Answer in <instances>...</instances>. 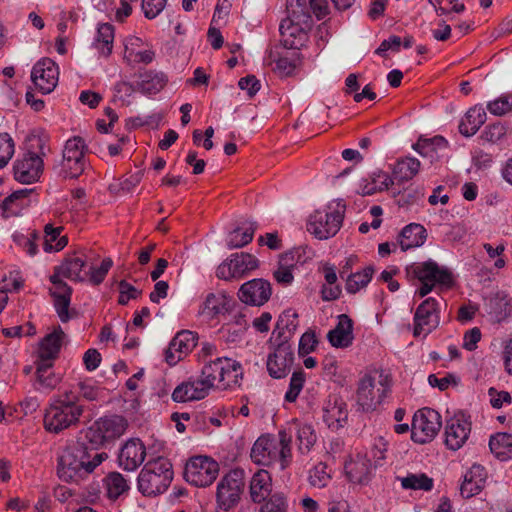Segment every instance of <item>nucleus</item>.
I'll return each instance as SVG.
<instances>
[{"label": "nucleus", "instance_id": "1", "mask_svg": "<svg viewBox=\"0 0 512 512\" xmlns=\"http://www.w3.org/2000/svg\"><path fill=\"white\" fill-rule=\"evenodd\" d=\"M107 458L106 452L98 451L83 437L63 450L58 460V477L64 482L79 484Z\"/></svg>", "mask_w": 512, "mask_h": 512}, {"label": "nucleus", "instance_id": "2", "mask_svg": "<svg viewBox=\"0 0 512 512\" xmlns=\"http://www.w3.org/2000/svg\"><path fill=\"white\" fill-rule=\"evenodd\" d=\"M279 441L269 436H261L251 449L253 462L263 466H278L285 470L292 461L291 436L286 430L279 431Z\"/></svg>", "mask_w": 512, "mask_h": 512}, {"label": "nucleus", "instance_id": "3", "mask_svg": "<svg viewBox=\"0 0 512 512\" xmlns=\"http://www.w3.org/2000/svg\"><path fill=\"white\" fill-rule=\"evenodd\" d=\"M83 413V406L78 403V396L73 391L59 395L46 409L44 426L49 432L59 433L76 424Z\"/></svg>", "mask_w": 512, "mask_h": 512}, {"label": "nucleus", "instance_id": "4", "mask_svg": "<svg viewBox=\"0 0 512 512\" xmlns=\"http://www.w3.org/2000/svg\"><path fill=\"white\" fill-rule=\"evenodd\" d=\"M173 479L171 462L165 457L148 461L137 478L139 492L144 496H157L164 493Z\"/></svg>", "mask_w": 512, "mask_h": 512}, {"label": "nucleus", "instance_id": "5", "mask_svg": "<svg viewBox=\"0 0 512 512\" xmlns=\"http://www.w3.org/2000/svg\"><path fill=\"white\" fill-rule=\"evenodd\" d=\"M406 274L409 279H417L421 283L416 291V294L421 298L428 295L437 285L450 288L454 283L452 272L447 267L439 266L431 259L425 262L412 263L407 266Z\"/></svg>", "mask_w": 512, "mask_h": 512}, {"label": "nucleus", "instance_id": "6", "mask_svg": "<svg viewBox=\"0 0 512 512\" xmlns=\"http://www.w3.org/2000/svg\"><path fill=\"white\" fill-rule=\"evenodd\" d=\"M242 374L239 362L228 357H216L203 364L200 377L212 389L226 390L239 385Z\"/></svg>", "mask_w": 512, "mask_h": 512}, {"label": "nucleus", "instance_id": "7", "mask_svg": "<svg viewBox=\"0 0 512 512\" xmlns=\"http://www.w3.org/2000/svg\"><path fill=\"white\" fill-rule=\"evenodd\" d=\"M346 205L343 200L332 201L324 210H316L307 222V231L319 240H327L340 230Z\"/></svg>", "mask_w": 512, "mask_h": 512}, {"label": "nucleus", "instance_id": "8", "mask_svg": "<svg viewBox=\"0 0 512 512\" xmlns=\"http://www.w3.org/2000/svg\"><path fill=\"white\" fill-rule=\"evenodd\" d=\"M32 142L35 144L32 143L31 147L35 146L38 151L27 150L13 164L14 178L23 184H32L40 179L44 170L43 157L49 150L45 138L36 137Z\"/></svg>", "mask_w": 512, "mask_h": 512}, {"label": "nucleus", "instance_id": "9", "mask_svg": "<svg viewBox=\"0 0 512 512\" xmlns=\"http://www.w3.org/2000/svg\"><path fill=\"white\" fill-rule=\"evenodd\" d=\"M128 427L127 420L120 415L105 416L95 421L84 434L86 442L98 449L121 437Z\"/></svg>", "mask_w": 512, "mask_h": 512}, {"label": "nucleus", "instance_id": "10", "mask_svg": "<svg viewBox=\"0 0 512 512\" xmlns=\"http://www.w3.org/2000/svg\"><path fill=\"white\" fill-rule=\"evenodd\" d=\"M85 141L79 136L68 139L65 143L62 158L54 166V170L63 179L78 178L85 169Z\"/></svg>", "mask_w": 512, "mask_h": 512}, {"label": "nucleus", "instance_id": "11", "mask_svg": "<svg viewBox=\"0 0 512 512\" xmlns=\"http://www.w3.org/2000/svg\"><path fill=\"white\" fill-rule=\"evenodd\" d=\"M218 472L219 465L212 458L196 456L186 463L184 478L188 483L196 487H206L214 482Z\"/></svg>", "mask_w": 512, "mask_h": 512}, {"label": "nucleus", "instance_id": "12", "mask_svg": "<svg viewBox=\"0 0 512 512\" xmlns=\"http://www.w3.org/2000/svg\"><path fill=\"white\" fill-rule=\"evenodd\" d=\"M441 428L440 415L433 409L418 410L412 419L411 438L415 443L430 442Z\"/></svg>", "mask_w": 512, "mask_h": 512}, {"label": "nucleus", "instance_id": "13", "mask_svg": "<svg viewBox=\"0 0 512 512\" xmlns=\"http://www.w3.org/2000/svg\"><path fill=\"white\" fill-rule=\"evenodd\" d=\"M258 266L259 261L255 256L244 252L234 253L218 266L216 276L225 281L238 280Z\"/></svg>", "mask_w": 512, "mask_h": 512}, {"label": "nucleus", "instance_id": "14", "mask_svg": "<svg viewBox=\"0 0 512 512\" xmlns=\"http://www.w3.org/2000/svg\"><path fill=\"white\" fill-rule=\"evenodd\" d=\"M413 336L426 337L440 324V304L433 297L425 299L415 310Z\"/></svg>", "mask_w": 512, "mask_h": 512}, {"label": "nucleus", "instance_id": "15", "mask_svg": "<svg viewBox=\"0 0 512 512\" xmlns=\"http://www.w3.org/2000/svg\"><path fill=\"white\" fill-rule=\"evenodd\" d=\"M244 471L234 469L227 473L218 483L217 502L221 509L229 510L236 505L240 499V492L244 485Z\"/></svg>", "mask_w": 512, "mask_h": 512}, {"label": "nucleus", "instance_id": "16", "mask_svg": "<svg viewBox=\"0 0 512 512\" xmlns=\"http://www.w3.org/2000/svg\"><path fill=\"white\" fill-rule=\"evenodd\" d=\"M59 70L50 58H42L35 63L31 71L34 86L43 94L51 93L58 83Z\"/></svg>", "mask_w": 512, "mask_h": 512}, {"label": "nucleus", "instance_id": "17", "mask_svg": "<svg viewBox=\"0 0 512 512\" xmlns=\"http://www.w3.org/2000/svg\"><path fill=\"white\" fill-rule=\"evenodd\" d=\"M381 388L375 390V381L370 375L360 379L357 388V404L364 412L374 411L386 396L387 387L380 382Z\"/></svg>", "mask_w": 512, "mask_h": 512}, {"label": "nucleus", "instance_id": "18", "mask_svg": "<svg viewBox=\"0 0 512 512\" xmlns=\"http://www.w3.org/2000/svg\"><path fill=\"white\" fill-rule=\"evenodd\" d=\"M294 361V353L291 345L280 340L274 353L270 354L267 359V370L271 377L280 379L285 377Z\"/></svg>", "mask_w": 512, "mask_h": 512}, {"label": "nucleus", "instance_id": "19", "mask_svg": "<svg viewBox=\"0 0 512 512\" xmlns=\"http://www.w3.org/2000/svg\"><path fill=\"white\" fill-rule=\"evenodd\" d=\"M52 287L49 289L50 295L53 297L54 307L58 317L63 323L70 320L69 306L71 303L72 288L62 280V276L53 273L49 277Z\"/></svg>", "mask_w": 512, "mask_h": 512}, {"label": "nucleus", "instance_id": "20", "mask_svg": "<svg viewBox=\"0 0 512 512\" xmlns=\"http://www.w3.org/2000/svg\"><path fill=\"white\" fill-rule=\"evenodd\" d=\"M198 336L195 332L182 330L170 341L165 351V360L170 365H176L189 354L197 345Z\"/></svg>", "mask_w": 512, "mask_h": 512}, {"label": "nucleus", "instance_id": "21", "mask_svg": "<svg viewBox=\"0 0 512 512\" xmlns=\"http://www.w3.org/2000/svg\"><path fill=\"white\" fill-rule=\"evenodd\" d=\"M271 294L270 282L262 278H256L241 285L238 297L245 304L262 306L270 299Z\"/></svg>", "mask_w": 512, "mask_h": 512}, {"label": "nucleus", "instance_id": "22", "mask_svg": "<svg viewBox=\"0 0 512 512\" xmlns=\"http://www.w3.org/2000/svg\"><path fill=\"white\" fill-rule=\"evenodd\" d=\"M310 25L283 19L279 26L281 43L287 49L299 50L308 39Z\"/></svg>", "mask_w": 512, "mask_h": 512}, {"label": "nucleus", "instance_id": "23", "mask_svg": "<svg viewBox=\"0 0 512 512\" xmlns=\"http://www.w3.org/2000/svg\"><path fill=\"white\" fill-rule=\"evenodd\" d=\"M211 389L200 376L198 378L191 377L174 389L172 399L175 402L201 400L209 394Z\"/></svg>", "mask_w": 512, "mask_h": 512}, {"label": "nucleus", "instance_id": "24", "mask_svg": "<svg viewBox=\"0 0 512 512\" xmlns=\"http://www.w3.org/2000/svg\"><path fill=\"white\" fill-rule=\"evenodd\" d=\"M471 424L464 415L455 416L447 421L445 427V443L451 450L460 449L468 439Z\"/></svg>", "mask_w": 512, "mask_h": 512}, {"label": "nucleus", "instance_id": "25", "mask_svg": "<svg viewBox=\"0 0 512 512\" xmlns=\"http://www.w3.org/2000/svg\"><path fill=\"white\" fill-rule=\"evenodd\" d=\"M146 448L140 439H130L121 448L119 465L126 471L136 470L145 460Z\"/></svg>", "mask_w": 512, "mask_h": 512}, {"label": "nucleus", "instance_id": "26", "mask_svg": "<svg viewBox=\"0 0 512 512\" xmlns=\"http://www.w3.org/2000/svg\"><path fill=\"white\" fill-rule=\"evenodd\" d=\"M376 468L368 454H357L346 463L345 471L349 480L356 484H366L371 479L372 471Z\"/></svg>", "mask_w": 512, "mask_h": 512}, {"label": "nucleus", "instance_id": "27", "mask_svg": "<svg viewBox=\"0 0 512 512\" xmlns=\"http://www.w3.org/2000/svg\"><path fill=\"white\" fill-rule=\"evenodd\" d=\"M34 189L24 188L12 192L0 203V209L4 218L17 216L31 204Z\"/></svg>", "mask_w": 512, "mask_h": 512}, {"label": "nucleus", "instance_id": "28", "mask_svg": "<svg viewBox=\"0 0 512 512\" xmlns=\"http://www.w3.org/2000/svg\"><path fill=\"white\" fill-rule=\"evenodd\" d=\"M85 266V255L75 253L67 256L60 265L54 268V272L71 281L83 282L87 278V272L82 273Z\"/></svg>", "mask_w": 512, "mask_h": 512}, {"label": "nucleus", "instance_id": "29", "mask_svg": "<svg viewBox=\"0 0 512 512\" xmlns=\"http://www.w3.org/2000/svg\"><path fill=\"white\" fill-rule=\"evenodd\" d=\"M327 338L333 347H349L354 339L352 319L346 314L339 315L337 325L329 331Z\"/></svg>", "mask_w": 512, "mask_h": 512}, {"label": "nucleus", "instance_id": "30", "mask_svg": "<svg viewBox=\"0 0 512 512\" xmlns=\"http://www.w3.org/2000/svg\"><path fill=\"white\" fill-rule=\"evenodd\" d=\"M487 478L485 468L479 464H473L465 473L460 487V493L464 498H471L481 492Z\"/></svg>", "mask_w": 512, "mask_h": 512}, {"label": "nucleus", "instance_id": "31", "mask_svg": "<svg viewBox=\"0 0 512 512\" xmlns=\"http://www.w3.org/2000/svg\"><path fill=\"white\" fill-rule=\"evenodd\" d=\"M348 419V411L346 403L335 397L329 400L323 409V421L332 430L342 428Z\"/></svg>", "mask_w": 512, "mask_h": 512}, {"label": "nucleus", "instance_id": "32", "mask_svg": "<svg viewBox=\"0 0 512 512\" xmlns=\"http://www.w3.org/2000/svg\"><path fill=\"white\" fill-rule=\"evenodd\" d=\"M229 301L225 295L209 293L199 308L198 314L203 321L210 322L224 315L229 309Z\"/></svg>", "mask_w": 512, "mask_h": 512}, {"label": "nucleus", "instance_id": "33", "mask_svg": "<svg viewBox=\"0 0 512 512\" xmlns=\"http://www.w3.org/2000/svg\"><path fill=\"white\" fill-rule=\"evenodd\" d=\"M427 238L425 227L418 223L406 225L399 235V245L402 251L422 246Z\"/></svg>", "mask_w": 512, "mask_h": 512}, {"label": "nucleus", "instance_id": "34", "mask_svg": "<svg viewBox=\"0 0 512 512\" xmlns=\"http://www.w3.org/2000/svg\"><path fill=\"white\" fill-rule=\"evenodd\" d=\"M287 434L292 437V433H295L298 441V450L302 454L308 453L316 442V434L312 425L307 423H301L297 420L293 421L288 430Z\"/></svg>", "mask_w": 512, "mask_h": 512}, {"label": "nucleus", "instance_id": "35", "mask_svg": "<svg viewBox=\"0 0 512 512\" xmlns=\"http://www.w3.org/2000/svg\"><path fill=\"white\" fill-rule=\"evenodd\" d=\"M486 111L482 106L476 105L470 108L459 124V132L465 137H471L477 133L486 122Z\"/></svg>", "mask_w": 512, "mask_h": 512}, {"label": "nucleus", "instance_id": "36", "mask_svg": "<svg viewBox=\"0 0 512 512\" xmlns=\"http://www.w3.org/2000/svg\"><path fill=\"white\" fill-rule=\"evenodd\" d=\"M272 491L271 476L266 470H258L250 481V496L253 502L261 503Z\"/></svg>", "mask_w": 512, "mask_h": 512}, {"label": "nucleus", "instance_id": "37", "mask_svg": "<svg viewBox=\"0 0 512 512\" xmlns=\"http://www.w3.org/2000/svg\"><path fill=\"white\" fill-rule=\"evenodd\" d=\"M167 81V76L163 72L148 70L140 73L137 88L146 95L157 94L165 87Z\"/></svg>", "mask_w": 512, "mask_h": 512}, {"label": "nucleus", "instance_id": "38", "mask_svg": "<svg viewBox=\"0 0 512 512\" xmlns=\"http://www.w3.org/2000/svg\"><path fill=\"white\" fill-rule=\"evenodd\" d=\"M298 326V314L292 310H285L278 318L276 327L272 333V339L275 338V342L280 340L287 341Z\"/></svg>", "mask_w": 512, "mask_h": 512}, {"label": "nucleus", "instance_id": "39", "mask_svg": "<svg viewBox=\"0 0 512 512\" xmlns=\"http://www.w3.org/2000/svg\"><path fill=\"white\" fill-rule=\"evenodd\" d=\"M63 227H54L52 224H46L44 235L41 236L43 250L47 253L58 252L68 243L66 236H61Z\"/></svg>", "mask_w": 512, "mask_h": 512}, {"label": "nucleus", "instance_id": "40", "mask_svg": "<svg viewBox=\"0 0 512 512\" xmlns=\"http://www.w3.org/2000/svg\"><path fill=\"white\" fill-rule=\"evenodd\" d=\"M420 169V161L414 157L399 159L392 171V178L399 184L411 180Z\"/></svg>", "mask_w": 512, "mask_h": 512}, {"label": "nucleus", "instance_id": "41", "mask_svg": "<svg viewBox=\"0 0 512 512\" xmlns=\"http://www.w3.org/2000/svg\"><path fill=\"white\" fill-rule=\"evenodd\" d=\"M286 11L285 19L311 26V7L308 0H286Z\"/></svg>", "mask_w": 512, "mask_h": 512}, {"label": "nucleus", "instance_id": "42", "mask_svg": "<svg viewBox=\"0 0 512 512\" xmlns=\"http://www.w3.org/2000/svg\"><path fill=\"white\" fill-rule=\"evenodd\" d=\"M448 146L447 140L442 136H435L430 139H419L413 145V149L423 157H428L433 161L438 158L440 151Z\"/></svg>", "mask_w": 512, "mask_h": 512}, {"label": "nucleus", "instance_id": "43", "mask_svg": "<svg viewBox=\"0 0 512 512\" xmlns=\"http://www.w3.org/2000/svg\"><path fill=\"white\" fill-rule=\"evenodd\" d=\"M489 447L501 461L509 459L512 456V434L502 432L491 436Z\"/></svg>", "mask_w": 512, "mask_h": 512}, {"label": "nucleus", "instance_id": "44", "mask_svg": "<svg viewBox=\"0 0 512 512\" xmlns=\"http://www.w3.org/2000/svg\"><path fill=\"white\" fill-rule=\"evenodd\" d=\"M107 496L116 500L130 489L128 480L119 472H110L104 478Z\"/></svg>", "mask_w": 512, "mask_h": 512}, {"label": "nucleus", "instance_id": "45", "mask_svg": "<svg viewBox=\"0 0 512 512\" xmlns=\"http://www.w3.org/2000/svg\"><path fill=\"white\" fill-rule=\"evenodd\" d=\"M256 227L248 223L243 227H237L227 237L226 244L229 249L241 248L249 244L254 236Z\"/></svg>", "mask_w": 512, "mask_h": 512}, {"label": "nucleus", "instance_id": "46", "mask_svg": "<svg viewBox=\"0 0 512 512\" xmlns=\"http://www.w3.org/2000/svg\"><path fill=\"white\" fill-rule=\"evenodd\" d=\"M64 337L65 333L60 327L54 330L42 340L38 353L45 355L46 359L56 358L60 351Z\"/></svg>", "mask_w": 512, "mask_h": 512}, {"label": "nucleus", "instance_id": "47", "mask_svg": "<svg viewBox=\"0 0 512 512\" xmlns=\"http://www.w3.org/2000/svg\"><path fill=\"white\" fill-rule=\"evenodd\" d=\"M113 40L114 27L109 23L100 24L97 30L95 46L104 57H108L111 54Z\"/></svg>", "mask_w": 512, "mask_h": 512}, {"label": "nucleus", "instance_id": "48", "mask_svg": "<svg viewBox=\"0 0 512 512\" xmlns=\"http://www.w3.org/2000/svg\"><path fill=\"white\" fill-rule=\"evenodd\" d=\"M401 486L403 489L410 490H423L431 491L434 486V481L424 473L408 474L400 478Z\"/></svg>", "mask_w": 512, "mask_h": 512}, {"label": "nucleus", "instance_id": "49", "mask_svg": "<svg viewBox=\"0 0 512 512\" xmlns=\"http://www.w3.org/2000/svg\"><path fill=\"white\" fill-rule=\"evenodd\" d=\"M374 273L372 266L363 269L362 272L352 273L348 276L346 281V290L350 294L357 293L360 289L366 287L371 281Z\"/></svg>", "mask_w": 512, "mask_h": 512}, {"label": "nucleus", "instance_id": "50", "mask_svg": "<svg viewBox=\"0 0 512 512\" xmlns=\"http://www.w3.org/2000/svg\"><path fill=\"white\" fill-rule=\"evenodd\" d=\"M299 61V53L293 52L291 53V56L279 57L275 61V67L273 68V70L280 77L291 76L294 73Z\"/></svg>", "mask_w": 512, "mask_h": 512}, {"label": "nucleus", "instance_id": "51", "mask_svg": "<svg viewBox=\"0 0 512 512\" xmlns=\"http://www.w3.org/2000/svg\"><path fill=\"white\" fill-rule=\"evenodd\" d=\"M71 391L75 392L78 396V402L80 401V398L87 401H95L98 399L101 392L95 381L91 379L77 383V385Z\"/></svg>", "mask_w": 512, "mask_h": 512}, {"label": "nucleus", "instance_id": "52", "mask_svg": "<svg viewBox=\"0 0 512 512\" xmlns=\"http://www.w3.org/2000/svg\"><path fill=\"white\" fill-rule=\"evenodd\" d=\"M310 485L317 488H323L328 485L331 480L330 473L328 472V466L319 462L310 471L308 477Z\"/></svg>", "mask_w": 512, "mask_h": 512}, {"label": "nucleus", "instance_id": "53", "mask_svg": "<svg viewBox=\"0 0 512 512\" xmlns=\"http://www.w3.org/2000/svg\"><path fill=\"white\" fill-rule=\"evenodd\" d=\"M510 299L504 294L497 293L494 297H491L488 301L489 313L493 314L497 320L508 315V306Z\"/></svg>", "mask_w": 512, "mask_h": 512}, {"label": "nucleus", "instance_id": "54", "mask_svg": "<svg viewBox=\"0 0 512 512\" xmlns=\"http://www.w3.org/2000/svg\"><path fill=\"white\" fill-rule=\"evenodd\" d=\"M305 381L306 374L303 370L293 372L290 378L289 388L284 397L287 402L293 403L296 401L303 389Z\"/></svg>", "mask_w": 512, "mask_h": 512}, {"label": "nucleus", "instance_id": "55", "mask_svg": "<svg viewBox=\"0 0 512 512\" xmlns=\"http://www.w3.org/2000/svg\"><path fill=\"white\" fill-rule=\"evenodd\" d=\"M487 110L495 116L512 112V94H504L487 103Z\"/></svg>", "mask_w": 512, "mask_h": 512}, {"label": "nucleus", "instance_id": "56", "mask_svg": "<svg viewBox=\"0 0 512 512\" xmlns=\"http://www.w3.org/2000/svg\"><path fill=\"white\" fill-rule=\"evenodd\" d=\"M15 152V143L8 133H0V169L4 168Z\"/></svg>", "mask_w": 512, "mask_h": 512}, {"label": "nucleus", "instance_id": "57", "mask_svg": "<svg viewBox=\"0 0 512 512\" xmlns=\"http://www.w3.org/2000/svg\"><path fill=\"white\" fill-rule=\"evenodd\" d=\"M388 450V441L383 436H377L373 439L370 455L373 460L374 466L381 465V461L386 458V452Z\"/></svg>", "mask_w": 512, "mask_h": 512}, {"label": "nucleus", "instance_id": "58", "mask_svg": "<svg viewBox=\"0 0 512 512\" xmlns=\"http://www.w3.org/2000/svg\"><path fill=\"white\" fill-rule=\"evenodd\" d=\"M119 289V297L118 304L119 305H127L130 300H136L142 295V290L137 289L132 284L128 283L126 280H121L118 284Z\"/></svg>", "mask_w": 512, "mask_h": 512}, {"label": "nucleus", "instance_id": "59", "mask_svg": "<svg viewBox=\"0 0 512 512\" xmlns=\"http://www.w3.org/2000/svg\"><path fill=\"white\" fill-rule=\"evenodd\" d=\"M506 134V127L501 122H495L485 127L481 139L488 143H496Z\"/></svg>", "mask_w": 512, "mask_h": 512}, {"label": "nucleus", "instance_id": "60", "mask_svg": "<svg viewBox=\"0 0 512 512\" xmlns=\"http://www.w3.org/2000/svg\"><path fill=\"white\" fill-rule=\"evenodd\" d=\"M112 265L113 261L110 258H105L99 267H90L89 272H87V276L90 275V282L94 285L101 284Z\"/></svg>", "mask_w": 512, "mask_h": 512}, {"label": "nucleus", "instance_id": "61", "mask_svg": "<svg viewBox=\"0 0 512 512\" xmlns=\"http://www.w3.org/2000/svg\"><path fill=\"white\" fill-rule=\"evenodd\" d=\"M288 504L282 494H274L260 508L259 512H287Z\"/></svg>", "mask_w": 512, "mask_h": 512}, {"label": "nucleus", "instance_id": "62", "mask_svg": "<svg viewBox=\"0 0 512 512\" xmlns=\"http://www.w3.org/2000/svg\"><path fill=\"white\" fill-rule=\"evenodd\" d=\"M318 344V340L313 331L305 332L299 341L298 354L300 356H305L311 352H313Z\"/></svg>", "mask_w": 512, "mask_h": 512}, {"label": "nucleus", "instance_id": "63", "mask_svg": "<svg viewBox=\"0 0 512 512\" xmlns=\"http://www.w3.org/2000/svg\"><path fill=\"white\" fill-rule=\"evenodd\" d=\"M167 0H142V9L148 19L157 17L165 8Z\"/></svg>", "mask_w": 512, "mask_h": 512}, {"label": "nucleus", "instance_id": "64", "mask_svg": "<svg viewBox=\"0 0 512 512\" xmlns=\"http://www.w3.org/2000/svg\"><path fill=\"white\" fill-rule=\"evenodd\" d=\"M370 179L374 183L373 185H375L380 192L389 189V187L394 183L392 176H389L388 173L382 170L374 171L370 175Z\"/></svg>", "mask_w": 512, "mask_h": 512}]
</instances>
